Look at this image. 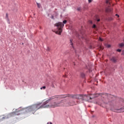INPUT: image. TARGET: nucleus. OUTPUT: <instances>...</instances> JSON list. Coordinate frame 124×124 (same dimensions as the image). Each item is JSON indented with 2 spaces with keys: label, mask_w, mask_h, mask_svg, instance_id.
<instances>
[{
  "label": "nucleus",
  "mask_w": 124,
  "mask_h": 124,
  "mask_svg": "<svg viewBox=\"0 0 124 124\" xmlns=\"http://www.w3.org/2000/svg\"><path fill=\"white\" fill-rule=\"evenodd\" d=\"M54 99L57 100L58 97H51L49 99L46 100V102H44L43 105H42V103H39L23 109L20 108L18 109H16V111L13 112L11 115H20V113H25V112H26V113H32V114H34L35 111L39 109L48 108L49 105H47V104Z\"/></svg>",
  "instance_id": "nucleus-1"
},
{
  "label": "nucleus",
  "mask_w": 124,
  "mask_h": 124,
  "mask_svg": "<svg viewBox=\"0 0 124 124\" xmlns=\"http://www.w3.org/2000/svg\"><path fill=\"white\" fill-rule=\"evenodd\" d=\"M68 96H71L72 98H76V99H81L82 100H85L86 101H89L90 100H92L95 97H96L97 96H95V94L91 95L90 96V95H69Z\"/></svg>",
  "instance_id": "nucleus-2"
},
{
  "label": "nucleus",
  "mask_w": 124,
  "mask_h": 124,
  "mask_svg": "<svg viewBox=\"0 0 124 124\" xmlns=\"http://www.w3.org/2000/svg\"><path fill=\"white\" fill-rule=\"evenodd\" d=\"M108 104L110 106V109L116 113H122L124 112V107L120 109H115L116 108V102L115 101H109Z\"/></svg>",
  "instance_id": "nucleus-3"
},
{
  "label": "nucleus",
  "mask_w": 124,
  "mask_h": 124,
  "mask_svg": "<svg viewBox=\"0 0 124 124\" xmlns=\"http://www.w3.org/2000/svg\"><path fill=\"white\" fill-rule=\"evenodd\" d=\"M64 26V24L62 22H58L55 24L54 26L57 27V31H55V33L59 35H61Z\"/></svg>",
  "instance_id": "nucleus-4"
},
{
  "label": "nucleus",
  "mask_w": 124,
  "mask_h": 124,
  "mask_svg": "<svg viewBox=\"0 0 124 124\" xmlns=\"http://www.w3.org/2000/svg\"><path fill=\"white\" fill-rule=\"evenodd\" d=\"M65 104L64 101H60L58 102H54L52 104L48 105V108H56L59 107L64 106Z\"/></svg>",
  "instance_id": "nucleus-5"
},
{
  "label": "nucleus",
  "mask_w": 124,
  "mask_h": 124,
  "mask_svg": "<svg viewBox=\"0 0 124 124\" xmlns=\"http://www.w3.org/2000/svg\"><path fill=\"white\" fill-rule=\"evenodd\" d=\"M64 106H66V107L72 106L75 105V102L74 101H70L69 102L64 101Z\"/></svg>",
  "instance_id": "nucleus-6"
},
{
  "label": "nucleus",
  "mask_w": 124,
  "mask_h": 124,
  "mask_svg": "<svg viewBox=\"0 0 124 124\" xmlns=\"http://www.w3.org/2000/svg\"><path fill=\"white\" fill-rule=\"evenodd\" d=\"M110 61L112 62V63H116L118 62V59L116 57H112L110 59Z\"/></svg>",
  "instance_id": "nucleus-7"
},
{
  "label": "nucleus",
  "mask_w": 124,
  "mask_h": 124,
  "mask_svg": "<svg viewBox=\"0 0 124 124\" xmlns=\"http://www.w3.org/2000/svg\"><path fill=\"white\" fill-rule=\"evenodd\" d=\"M112 9L109 6L106 9V12L109 13L112 11Z\"/></svg>",
  "instance_id": "nucleus-8"
},
{
  "label": "nucleus",
  "mask_w": 124,
  "mask_h": 124,
  "mask_svg": "<svg viewBox=\"0 0 124 124\" xmlns=\"http://www.w3.org/2000/svg\"><path fill=\"white\" fill-rule=\"evenodd\" d=\"M11 114H10V115H8L7 116H5V117H3L2 118L3 120H4V119H9L10 116L11 115Z\"/></svg>",
  "instance_id": "nucleus-9"
},
{
  "label": "nucleus",
  "mask_w": 124,
  "mask_h": 124,
  "mask_svg": "<svg viewBox=\"0 0 124 124\" xmlns=\"http://www.w3.org/2000/svg\"><path fill=\"white\" fill-rule=\"evenodd\" d=\"M70 45L72 46V47L73 48H74V46H73V43H72V40H70Z\"/></svg>",
  "instance_id": "nucleus-10"
},
{
  "label": "nucleus",
  "mask_w": 124,
  "mask_h": 124,
  "mask_svg": "<svg viewBox=\"0 0 124 124\" xmlns=\"http://www.w3.org/2000/svg\"><path fill=\"white\" fill-rule=\"evenodd\" d=\"M106 3L108 4H110V1L109 0H106Z\"/></svg>",
  "instance_id": "nucleus-11"
},
{
  "label": "nucleus",
  "mask_w": 124,
  "mask_h": 124,
  "mask_svg": "<svg viewBox=\"0 0 124 124\" xmlns=\"http://www.w3.org/2000/svg\"><path fill=\"white\" fill-rule=\"evenodd\" d=\"M120 47H123L124 46V43H122L119 45Z\"/></svg>",
  "instance_id": "nucleus-12"
},
{
  "label": "nucleus",
  "mask_w": 124,
  "mask_h": 124,
  "mask_svg": "<svg viewBox=\"0 0 124 124\" xmlns=\"http://www.w3.org/2000/svg\"><path fill=\"white\" fill-rule=\"evenodd\" d=\"M37 6H38V8H40L41 7V5L40 3H37Z\"/></svg>",
  "instance_id": "nucleus-13"
},
{
  "label": "nucleus",
  "mask_w": 124,
  "mask_h": 124,
  "mask_svg": "<svg viewBox=\"0 0 124 124\" xmlns=\"http://www.w3.org/2000/svg\"><path fill=\"white\" fill-rule=\"evenodd\" d=\"M80 75L82 78H84L85 76V75L84 73H81Z\"/></svg>",
  "instance_id": "nucleus-14"
},
{
  "label": "nucleus",
  "mask_w": 124,
  "mask_h": 124,
  "mask_svg": "<svg viewBox=\"0 0 124 124\" xmlns=\"http://www.w3.org/2000/svg\"><path fill=\"white\" fill-rule=\"evenodd\" d=\"M106 46L108 48L110 47L111 46L110 45H106Z\"/></svg>",
  "instance_id": "nucleus-15"
},
{
  "label": "nucleus",
  "mask_w": 124,
  "mask_h": 124,
  "mask_svg": "<svg viewBox=\"0 0 124 124\" xmlns=\"http://www.w3.org/2000/svg\"><path fill=\"white\" fill-rule=\"evenodd\" d=\"M7 22L8 24H10V19L9 18H6Z\"/></svg>",
  "instance_id": "nucleus-16"
},
{
  "label": "nucleus",
  "mask_w": 124,
  "mask_h": 124,
  "mask_svg": "<svg viewBox=\"0 0 124 124\" xmlns=\"http://www.w3.org/2000/svg\"><path fill=\"white\" fill-rule=\"evenodd\" d=\"M113 20V19L112 17H110V18H108V21H112Z\"/></svg>",
  "instance_id": "nucleus-17"
},
{
  "label": "nucleus",
  "mask_w": 124,
  "mask_h": 124,
  "mask_svg": "<svg viewBox=\"0 0 124 124\" xmlns=\"http://www.w3.org/2000/svg\"><path fill=\"white\" fill-rule=\"evenodd\" d=\"M6 18H9V16H8V14H6Z\"/></svg>",
  "instance_id": "nucleus-18"
},
{
  "label": "nucleus",
  "mask_w": 124,
  "mask_h": 124,
  "mask_svg": "<svg viewBox=\"0 0 124 124\" xmlns=\"http://www.w3.org/2000/svg\"><path fill=\"white\" fill-rule=\"evenodd\" d=\"M46 88V86H43V87H41V90H42L43 89H45Z\"/></svg>",
  "instance_id": "nucleus-19"
},
{
  "label": "nucleus",
  "mask_w": 124,
  "mask_h": 124,
  "mask_svg": "<svg viewBox=\"0 0 124 124\" xmlns=\"http://www.w3.org/2000/svg\"><path fill=\"white\" fill-rule=\"evenodd\" d=\"M66 23H67V20H65L63 21V24H66Z\"/></svg>",
  "instance_id": "nucleus-20"
},
{
  "label": "nucleus",
  "mask_w": 124,
  "mask_h": 124,
  "mask_svg": "<svg viewBox=\"0 0 124 124\" xmlns=\"http://www.w3.org/2000/svg\"><path fill=\"white\" fill-rule=\"evenodd\" d=\"M96 25L95 24H93L92 28H96Z\"/></svg>",
  "instance_id": "nucleus-21"
},
{
  "label": "nucleus",
  "mask_w": 124,
  "mask_h": 124,
  "mask_svg": "<svg viewBox=\"0 0 124 124\" xmlns=\"http://www.w3.org/2000/svg\"><path fill=\"white\" fill-rule=\"evenodd\" d=\"M77 10H78V11H80L81 10V8H77Z\"/></svg>",
  "instance_id": "nucleus-22"
},
{
  "label": "nucleus",
  "mask_w": 124,
  "mask_h": 124,
  "mask_svg": "<svg viewBox=\"0 0 124 124\" xmlns=\"http://www.w3.org/2000/svg\"><path fill=\"white\" fill-rule=\"evenodd\" d=\"M121 51H122V50L121 49H118L117 50V51H118L119 52H120Z\"/></svg>",
  "instance_id": "nucleus-23"
},
{
  "label": "nucleus",
  "mask_w": 124,
  "mask_h": 124,
  "mask_svg": "<svg viewBox=\"0 0 124 124\" xmlns=\"http://www.w3.org/2000/svg\"><path fill=\"white\" fill-rule=\"evenodd\" d=\"M115 16H117L118 18L120 17L119 15H118V14H116Z\"/></svg>",
  "instance_id": "nucleus-24"
},
{
  "label": "nucleus",
  "mask_w": 124,
  "mask_h": 124,
  "mask_svg": "<svg viewBox=\"0 0 124 124\" xmlns=\"http://www.w3.org/2000/svg\"><path fill=\"white\" fill-rule=\"evenodd\" d=\"M108 96L110 97H112V95H111V94H108Z\"/></svg>",
  "instance_id": "nucleus-25"
},
{
  "label": "nucleus",
  "mask_w": 124,
  "mask_h": 124,
  "mask_svg": "<svg viewBox=\"0 0 124 124\" xmlns=\"http://www.w3.org/2000/svg\"><path fill=\"white\" fill-rule=\"evenodd\" d=\"M99 40H100V41H103V40L101 38H99Z\"/></svg>",
  "instance_id": "nucleus-26"
},
{
  "label": "nucleus",
  "mask_w": 124,
  "mask_h": 124,
  "mask_svg": "<svg viewBox=\"0 0 124 124\" xmlns=\"http://www.w3.org/2000/svg\"><path fill=\"white\" fill-rule=\"evenodd\" d=\"M122 55H124V50H123V51H122Z\"/></svg>",
  "instance_id": "nucleus-27"
},
{
  "label": "nucleus",
  "mask_w": 124,
  "mask_h": 124,
  "mask_svg": "<svg viewBox=\"0 0 124 124\" xmlns=\"http://www.w3.org/2000/svg\"><path fill=\"white\" fill-rule=\"evenodd\" d=\"M88 0L89 3H91L92 1V0Z\"/></svg>",
  "instance_id": "nucleus-28"
},
{
  "label": "nucleus",
  "mask_w": 124,
  "mask_h": 124,
  "mask_svg": "<svg viewBox=\"0 0 124 124\" xmlns=\"http://www.w3.org/2000/svg\"><path fill=\"white\" fill-rule=\"evenodd\" d=\"M47 124H52V123L51 122H49V123H47Z\"/></svg>",
  "instance_id": "nucleus-29"
},
{
  "label": "nucleus",
  "mask_w": 124,
  "mask_h": 124,
  "mask_svg": "<svg viewBox=\"0 0 124 124\" xmlns=\"http://www.w3.org/2000/svg\"><path fill=\"white\" fill-rule=\"evenodd\" d=\"M51 18L54 19V16H51Z\"/></svg>",
  "instance_id": "nucleus-30"
},
{
  "label": "nucleus",
  "mask_w": 124,
  "mask_h": 124,
  "mask_svg": "<svg viewBox=\"0 0 124 124\" xmlns=\"http://www.w3.org/2000/svg\"><path fill=\"white\" fill-rule=\"evenodd\" d=\"M100 21V19H98L97 20V22H99V21Z\"/></svg>",
  "instance_id": "nucleus-31"
},
{
  "label": "nucleus",
  "mask_w": 124,
  "mask_h": 124,
  "mask_svg": "<svg viewBox=\"0 0 124 124\" xmlns=\"http://www.w3.org/2000/svg\"><path fill=\"white\" fill-rule=\"evenodd\" d=\"M90 23L91 24H93V22H92V21H90Z\"/></svg>",
  "instance_id": "nucleus-32"
},
{
  "label": "nucleus",
  "mask_w": 124,
  "mask_h": 124,
  "mask_svg": "<svg viewBox=\"0 0 124 124\" xmlns=\"http://www.w3.org/2000/svg\"><path fill=\"white\" fill-rule=\"evenodd\" d=\"M74 65H75V63H74Z\"/></svg>",
  "instance_id": "nucleus-33"
},
{
  "label": "nucleus",
  "mask_w": 124,
  "mask_h": 124,
  "mask_svg": "<svg viewBox=\"0 0 124 124\" xmlns=\"http://www.w3.org/2000/svg\"><path fill=\"white\" fill-rule=\"evenodd\" d=\"M47 50H49V48H47Z\"/></svg>",
  "instance_id": "nucleus-34"
},
{
  "label": "nucleus",
  "mask_w": 124,
  "mask_h": 124,
  "mask_svg": "<svg viewBox=\"0 0 124 124\" xmlns=\"http://www.w3.org/2000/svg\"><path fill=\"white\" fill-rule=\"evenodd\" d=\"M0 124H1L0 123Z\"/></svg>",
  "instance_id": "nucleus-35"
}]
</instances>
